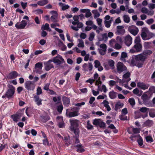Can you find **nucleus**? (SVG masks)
<instances>
[{"mask_svg": "<svg viewBox=\"0 0 155 155\" xmlns=\"http://www.w3.org/2000/svg\"><path fill=\"white\" fill-rule=\"evenodd\" d=\"M143 104L147 107H152V104L151 102L148 101L147 99L143 100Z\"/></svg>", "mask_w": 155, "mask_h": 155, "instance_id": "32", "label": "nucleus"}, {"mask_svg": "<svg viewBox=\"0 0 155 155\" xmlns=\"http://www.w3.org/2000/svg\"><path fill=\"white\" fill-rule=\"evenodd\" d=\"M149 116L152 117H155V112L153 110H151L149 113Z\"/></svg>", "mask_w": 155, "mask_h": 155, "instance_id": "64", "label": "nucleus"}, {"mask_svg": "<svg viewBox=\"0 0 155 155\" xmlns=\"http://www.w3.org/2000/svg\"><path fill=\"white\" fill-rule=\"evenodd\" d=\"M8 89L5 95L2 97L3 98L7 97L8 99L13 98L15 93V87L13 85L8 84Z\"/></svg>", "mask_w": 155, "mask_h": 155, "instance_id": "2", "label": "nucleus"}, {"mask_svg": "<svg viewBox=\"0 0 155 155\" xmlns=\"http://www.w3.org/2000/svg\"><path fill=\"white\" fill-rule=\"evenodd\" d=\"M59 5L61 7L62 10L64 11L68 9L69 8V6L68 5H64V4L62 2H60Z\"/></svg>", "mask_w": 155, "mask_h": 155, "instance_id": "33", "label": "nucleus"}, {"mask_svg": "<svg viewBox=\"0 0 155 155\" xmlns=\"http://www.w3.org/2000/svg\"><path fill=\"white\" fill-rule=\"evenodd\" d=\"M70 122L71 123V129H76L78 126L79 121L78 120H70Z\"/></svg>", "mask_w": 155, "mask_h": 155, "instance_id": "12", "label": "nucleus"}, {"mask_svg": "<svg viewBox=\"0 0 155 155\" xmlns=\"http://www.w3.org/2000/svg\"><path fill=\"white\" fill-rule=\"evenodd\" d=\"M94 67L95 68H98V70L99 71H101L103 69V67L101 65L100 62L96 60L94 61Z\"/></svg>", "mask_w": 155, "mask_h": 155, "instance_id": "21", "label": "nucleus"}, {"mask_svg": "<svg viewBox=\"0 0 155 155\" xmlns=\"http://www.w3.org/2000/svg\"><path fill=\"white\" fill-rule=\"evenodd\" d=\"M20 75L15 71H13L11 72L7 76L8 79H13L16 78Z\"/></svg>", "mask_w": 155, "mask_h": 155, "instance_id": "15", "label": "nucleus"}, {"mask_svg": "<svg viewBox=\"0 0 155 155\" xmlns=\"http://www.w3.org/2000/svg\"><path fill=\"white\" fill-rule=\"evenodd\" d=\"M57 119L58 120H60L62 121L58 123V126L60 128H63L64 126V123L63 121V118L61 117H58Z\"/></svg>", "mask_w": 155, "mask_h": 155, "instance_id": "35", "label": "nucleus"}, {"mask_svg": "<svg viewBox=\"0 0 155 155\" xmlns=\"http://www.w3.org/2000/svg\"><path fill=\"white\" fill-rule=\"evenodd\" d=\"M41 30H46L50 31L51 29L49 28V25L48 23H46L45 25H43L41 27Z\"/></svg>", "mask_w": 155, "mask_h": 155, "instance_id": "31", "label": "nucleus"}, {"mask_svg": "<svg viewBox=\"0 0 155 155\" xmlns=\"http://www.w3.org/2000/svg\"><path fill=\"white\" fill-rule=\"evenodd\" d=\"M147 58V57L144 55L143 54L137 55L135 57V60L140 61L143 62Z\"/></svg>", "mask_w": 155, "mask_h": 155, "instance_id": "18", "label": "nucleus"}, {"mask_svg": "<svg viewBox=\"0 0 155 155\" xmlns=\"http://www.w3.org/2000/svg\"><path fill=\"white\" fill-rule=\"evenodd\" d=\"M75 147H77V151L79 153H82L85 151V150L81 144H78Z\"/></svg>", "mask_w": 155, "mask_h": 155, "instance_id": "26", "label": "nucleus"}, {"mask_svg": "<svg viewBox=\"0 0 155 155\" xmlns=\"http://www.w3.org/2000/svg\"><path fill=\"white\" fill-rule=\"evenodd\" d=\"M98 89H97V91H96L94 90H92V92L94 96H96L99 93V91L100 90L99 88H100V86L99 84L98 85Z\"/></svg>", "mask_w": 155, "mask_h": 155, "instance_id": "49", "label": "nucleus"}, {"mask_svg": "<svg viewBox=\"0 0 155 155\" xmlns=\"http://www.w3.org/2000/svg\"><path fill=\"white\" fill-rule=\"evenodd\" d=\"M83 70L84 71H91L93 68V65L91 63H84L82 65Z\"/></svg>", "mask_w": 155, "mask_h": 155, "instance_id": "8", "label": "nucleus"}, {"mask_svg": "<svg viewBox=\"0 0 155 155\" xmlns=\"http://www.w3.org/2000/svg\"><path fill=\"white\" fill-rule=\"evenodd\" d=\"M52 62V60H50L44 63L45 68L47 71H49L51 69L54 68V66L53 64H51Z\"/></svg>", "mask_w": 155, "mask_h": 155, "instance_id": "14", "label": "nucleus"}, {"mask_svg": "<svg viewBox=\"0 0 155 155\" xmlns=\"http://www.w3.org/2000/svg\"><path fill=\"white\" fill-rule=\"evenodd\" d=\"M151 43L149 42H145L144 44V47L146 48H148L150 47Z\"/></svg>", "mask_w": 155, "mask_h": 155, "instance_id": "61", "label": "nucleus"}, {"mask_svg": "<svg viewBox=\"0 0 155 155\" xmlns=\"http://www.w3.org/2000/svg\"><path fill=\"white\" fill-rule=\"evenodd\" d=\"M152 53V51L149 50H144L143 52V54L145 56L150 55Z\"/></svg>", "mask_w": 155, "mask_h": 155, "instance_id": "41", "label": "nucleus"}, {"mask_svg": "<svg viewBox=\"0 0 155 155\" xmlns=\"http://www.w3.org/2000/svg\"><path fill=\"white\" fill-rule=\"evenodd\" d=\"M115 39H112L109 41V45L116 50H119L122 48V44L116 42Z\"/></svg>", "mask_w": 155, "mask_h": 155, "instance_id": "5", "label": "nucleus"}, {"mask_svg": "<svg viewBox=\"0 0 155 155\" xmlns=\"http://www.w3.org/2000/svg\"><path fill=\"white\" fill-rule=\"evenodd\" d=\"M146 139L147 142L151 143L153 141V140L152 137L150 136L146 137Z\"/></svg>", "mask_w": 155, "mask_h": 155, "instance_id": "60", "label": "nucleus"}, {"mask_svg": "<svg viewBox=\"0 0 155 155\" xmlns=\"http://www.w3.org/2000/svg\"><path fill=\"white\" fill-rule=\"evenodd\" d=\"M79 108L77 107H74L71 109V111L68 112V110L70 109H67L66 110V115L69 117H72L78 116L79 114Z\"/></svg>", "mask_w": 155, "mask_h": 155, "instance_id": "4", "label": "nucleus"}, {"mask_svg": "<svg viewBox=\"0 0 155 155\" xmlns=\"http://www.w3.org/2000/svg\"><path fill=\"white\" fill-rule=\"evenodd\" d=\"M140 39L139 36L136 37L134 40L135 45L130 50L129 52L131 53L141 52L142 50V46L140 43Z\"/></svg>", "mask_w": 155, "mask_h": 155, "instance_id": "1", "label": "nucleus"}, {"mask_svg": "<svg viewBox=\"0 0 155 155\" xmlns=\"http://www.w3.org/2000/svg\"><path fill=\"white\" fill-rule=\"evenodd\" d=\"M124 43L127 46L129 47L132 44V38L129 35H126L124 38Z\"/></svg>", "mask_w": 155, "mask_h": 155, "instance_id": "11", "label": "nucleus"}, {"mask_svg": "<svg viewBox=\"0 0 155 155\" xmlns=\"http://www.w3.org/2000/svg\"><path fill=\"white\" fill-rule=\"evenodd\" d=\"M73 19L74 20V21H73L72 22V24L74 25H76V24L77 23L79 22V16L77 15H75L73 17Z\"/></svg>", "mask_w": 155, "mask_h": 155, "instance_id": "36", "label": "nucleus"}, {"mask_svg": "<svg viewBox=\"0 0 155 155\" xmlns=\"http://www.w3.org/2000/svg\"><path fill=\"white\" fill-rule=\"evenodd\" d=\"M116 42L122 44L123 42V40L122 38L120 36H118L116 37Z\"/></svg>", "mask_w": 155, "mask_h": 155, "instance_id": "47", "label": "nucleus"}, {"mask_svg": "<svg viewBox=\"0 0 155 155\" xmlns=\"http://www.w3.org/2000/svg\"><path fill=\"white\" fill-rule=\"evenodd\" d=\"M119 118L121 120H127V117L125 116V115L121 114L119 116Z\"/></svg>", "mask_w": 155, "mask_h": 155, "instance_id": "56", "label": "nucleus"}, {"mask_svg": "<svg viewBox=\"0 0 155 155\" xmlns=\"http://www.w3.org/2000/svg\"><path fill=\"white\" fill-rule=\"evenodd\" d=\"M48 2L47 0H42L38 2V4L40 6H43L48 3Z\"/></svg>", "mask_w": 155, "mask_h": 155, "instance_id": "39", "label": "nucleus"}, {"mask_svg": "<svg viewBox=\"0 0 155 155\" xmlns=\"http://www.w3.org/2000/svg\"><path fill=\"white\" fill-rule=\"evenodd\" d=\"M133 92L134 94L139 96H141L142 94L140 92V91L137 88H136L133 90Z\"/></svg>", "mask_w": 155, "mask_h": 155, "instance_id": "38", "label": "nucleus"}, {"mask_svg": "<svg viewBox=\"0 0 155 155\" xmlns=\"http://www.w3.org/2000/svg\"><path fill=\"white\" fill-rule=\"evenodd\" d=\"M149 110V108L145 107H142L139 109L140 112L143 113H146Z\"/></svg>", "mask_w": 155, "mask_h": 155, "instance_id": "46", "label": "nucleus"}, {"mask_svg": "<svg viewBox=\"0 0 155 155\" xmlns=\"http://www.w3.org/2000/svg\"><path fill=\"white\" fill-rule=\"evenodd\" d=\"M98 50L100 54L102 55H104L106 54L107 51V50L102 49L101 48H98Z\"/></svg>", "mask_w": 155, "mask_h": 155, "instance_id": "51", "label": "nucleus"}, {"mask_svg": "<svg viewBox=\"0 0 155 155\" xmlns=\"http://www.w3.org/2000/svg\"><path fill=\"white\" fill-rule=\"evenodd\" d=\"M135 119H137L141 117L142 114L140 112V111H135Z\"/></svg>", "mask_w": 155, "mask_h": 155, "instance_id": "40", "label": "nucleus"}, {"mask_svg": "<svg viewBox=\"0 0 155 155\" xmlns=\"http://www.w3.org/2000/svg\"><path fill=\"white\" fill-rule=\"evenodd\" d=\"M128 31L132 34L135 36L137 34L139 30L135 26L132 25L129 27Z\"/></svg>", "mask_w": 155, "mask_h": 155, "instance_id": "9", "label": "nucleus"}, {"mask_svg": "<svg viewBox=\"0 0 155 155\" xmlns=\"http://www.w3.org/2000/svg\"><path fill=\"white\" fill-rule=\"evenodd\" d=\"M153 120H148L144 123V125L145 126L150 127L153 126Z\"/></svg>", "mask_w": 155, "mask_h": 155, "instance_id": "29", "label": "nucleus"}, {"mask_svg": "<svg viewBox=\"0 0 155 155\" xmlns=\"http://www.w3.org/2000/svg\"><path fill=\"white\" fill-rule=\"evenodd\" d=\"M137 87L143 90L147 89L150 87L149 84L142 82H139L137 83Z\"/></svg>", "mask_w": 155, "mask_h": 155, "instance_id": "10", "label": "nucleus"}, {"mask_svg": "<svg viewBox=\"0 0 155 155\" xmlns=\"http://www.w3.org/2000/svg\"><path fill=\"white\" fill-rule=\"evenodd\" d=\"M108 64L109 66L112 68L114 69V62L112 60H110L108 61Z\"/></svg>", "mask_w": 155, "mask_h": 155, "instance_id": "44", "label": "nucleus"}, {"mask_svg": "<svg viewBox=\"0 0 155 155\" xmlns=\"http://www.w3.org/2000/svg\"><path fill=\"white\" fill-rule=\"evenodd\" d=\"M124 27L121 26H117V31L119 35H123L125 32V30L123 28Z\"/></svg>", "mask_w": 155, "mask_h": 155, "instance_id": "24", "label": "nucleus"}, {"mask_svg": "<svg viewBox=\"0 0 155 155\" xmlns=\"http://www.w3.org/2000/svg\"><path fill=\"white\" fill-rule=\"evenodd\" d=\"M117 72L120 74L124 71L127 69L126 67L124 65V64L120 62H118L117 66Z\"/></svg>", "mask_w": 155, "mask_h": 155, "instance_id": "7", "label": "nucleus"}, {"mask_svg": "<svg viewBox=\"0 0 155 155\" xmlns=\"http://www.w3.org/2000/svg\"><path fill=\"white\" fill-rule=\"evenodd\" d=\"M100 120L98 119H95L93 121V124L95 125H98Z\"/></svg>", "mask_w": 155, "mask_h": 155, "instance_id": "63", "label": "nucleus"}, {"mask_svg": "<svg viewBox=\"0 0 155 155\" xmlns=\"http://www.w3.org/2000/svg\"><path fill=\"white\" fill-rule=\"evenodd\" d=\"M132 63L133 64V66H135L138 68H141L143 67L144 62L139 61L136 60L134 61L133 60H132Z\"/></svg>", "mask_w": 155, "mask_h": 155, "instance_id": "20", "label": "nucleus"}, {"mask_svg": "<svg viewBox=\"0 0 155 155\" xmlns=\"http://www.w3.org/2000/svg\"><path fill=\"white\" fill-rule=\"evenodd\" d=\"M97 23L98 25L99 26V29L101 31H103V28L102 27L101 23L102 22V20L100 18H97Z\"/></svg>", "mask_w": 155, "mask_h": 155, "instance_id": "34", "label": "nucleus"}, {"mask_svg": "<svg viewBox=\"0 0 155 155\" xmlns=\"http://www.w3.org/2000/svg\"><path fill=\"white\" fill-rule=\"evenodd\" d=\"M131 73L130 72H127L123 76V80H124L126 83H128V82L131 80L130 78Z\"/></svg>", "mask_w": 155, "mask_h": 155, "instance_id": "19", "label": "nucleus"}, {"mask_svg": "<svg viewBox=\"0 0 155 155\" xmlns=\"http://www.w3.org/2000/svg\"><path fill=\"white\" fill-rule=\"evenodd\" d=\"M138 136H140V137L137 140V142L139 146H142L143 145V140L141 137L140 136V135H138Z\"/></svg>", "mask_w": 155, "mask_h": 155, "instance_id": "57", "label": "nucleus"}, {"mask_svg": "<svg viewBox=\"0 0 155 155\" xmlns=\"http://www.w3.org/2000/svg\"><path fill=\"white\" fill-rule=\"evenodd\" d=\"M123 20L125 23H129L130 21V18L128 15H125L123 16Z\"/></svg>", "mask_w": 155, "mask_h": 155, "instance_id": "42", "label": "nucleus"}, {"mask_svg": "<svg viewBox=\"0 0 155 155\" xmlns=\"http://www.w3.org/2000/svg\"><path fill=\"white\" fill-rule=\"evenodd\" d=\"M63 109V107L62 104L57 107V110L58 112L61 113Z\"/></svg>", "mask_w": 155, "mask_h": 155, "instance_id": "59", "label": "nucleus"}, {"mask_svg": "<svg viewBox=\"0 0 155 155\" xmlns=\"http://www.w3.org/2000/svg\"><path fill=\"white\" fill-rule=\"evenodd\" d=\"M35 84L34 82L30 81H26L25 83V88L28 90H33L34 89Z\"/></svg>", "mask_w": 155, "mask_h": 155, "instance_id": "6", "label": "nucleus"}, {"mask_svg": "<svg viewBox=\"0 0 155 155\" xmlns=\"http://www.w3.org/2000/svg\"><path fill=\"white\" fill-rule=\"evenodd\" d=\"M93 126L91 124L89 120H88L87 122V128L88 130H91L93 129Z\"/></svg>", "mask_w": 155, "mask_h": 155, "instance_id": "53", "label": "nucleus"}, {"mask_svg": "<svg viewBox=\"0 0 155 155\" xmlns=\"http://www.w3.org/2000/svg\"><path fill=\"white\" fill-rule=\"evenodd\" d=\"M72 131H73L75 136V137H79V131L78 129H71Z\"/></svg>", "mask_w": 155, "mask_h": 155, "instance_id": "58", "label": "nucleus"}, {"mask_svg": "<svg viewBox=\"0 0 155 155\" xmlns=\"http://www.w3.org/2000/svg\"><path fill=\"white\" fill-rule=\"evenodd\" d=\"M94 36L95 34L94 32H92L90 34L89 37V40L90 41H92L94 38Z\"/></svg>", "mask_w": 155, "mask_h": 155, "instance_id": "54", "label": "nucleus"}, {"mask_svg": "<svg viewBox=\"0 0 155 155\" xmlns=\"http://www.w3.org/2000/svg\"><path fill=\"white\" fill-rule=\"evenodd\" d=\"M27 24V22L25 20H22L21 22H17L15 25V27L18 29L24 28Z\"/></svg>", "mask_w": 155, "mask_h": 155, "instance_id": "13", "label": "nucleus"}, {"mask_svg": "<svg viewBox=\"0 0 155 155\" xmlns=\"http://www.w3.org/2000/svg\"><path fill=\"white\" fill-rule=\"evenodd\" d=\"M34 99L38 105L39 106L42 104L41 102L42 100L40 99L38 96H35L34 97Z\"/></svg>", "mask_w": 155, "mask_h": 155, "instance_id": "23", "label": "nucleus"}, {"mask_svg": "<svg viewBox=\"0 0 155 155\" xmlns=\"http://www.w3.org/2000/svg\"><path fill=\"white\" fill-rule=\"evenodd\" d=\"M42 68V64L40 62H38L37 63L35 64V71L37 73H39V71H38L37 68H38L39 69L41 70Z\"/></svg>", "mask_w": 155, "mask_h": 155, "instance_id": "27", "label": "nucleus"}, {"mask_svg": "<svg viewBox=\"0 0 155 155\" xmlns=\"http://www.w3.org/2000/svg\"><path fill=\"white\" fill-rule=\"evenodd\" d=\"M113 21V19L112 18H111L110 20L109 21L105 20L104 23L105 27L107 28H110Z\"/></svg>", "mask_w": 155, "mask_h": 155, "instance_id": "28", "label": "nucleus"}, {"mask_svg": "<svg viewBox=\"0 0 155 155\" xmlns=\"http://www.w3.org/2000/svg\"><path fill=\"white\" fill-rule=\"evenodd\" d=\"M128 101L130 104L132 106H134L135 105V101L133 98H130L129 99Z\"/></svg>", "mask_w": 155, "mask_h": 155, "instance_id": "50", "label": "nucleus"}, {"mask_svg": "<svg viewBox=\"0 0 155 155\" xmlns=\"http://www.w3.org/2000/svg\"><path fill=\"white\" fill-rule=\"evenodd\" d=\"M42 93V90L40 87H38L37 89L36 94L37 96L41 94Z\"/></svg>", "mask_w": 155, "mask_h": 155, "instance_id": "62", "label": "nucleus"}, {"mask_svg": "<svg viewBox=\"0 0 155 155\" xmlns=\"http://www.w3.org/2000/svg\"><path fill=\"white\" fill-rule=\"evenodd\" d=\"M142 32L141 34V37L143 40H148L147 38L148 30L146 28H143L142 29Z\"/></svg>", "mask_w": 155, "mask_h": 155, "instance_id": "17", "label": "nucleus"}, {"mask_svg": "<svg viewBox=\"0 0 155 155\" xmlns=\"http://www.w3.org/2000/svg\"><path fill=\"white\" fill-rule=\"evenodd\" d=\"M92 12L94 15V17L95 18H96L99 17L100 15V13L97 10H93L92 11Z\"/></svg>", "mask_w": 155, "mask_h": 155, "instance_id": "37", "label": "nucleus"}, {"mask_svg": "<svg viewBox=\"0 0 155 155\" xmlns=\"http://www.w3.org/2000/svg\"><path fill=\"white\" fill-rule=\"evenodd\" d=\"M107 35V33H104L102 35V40L106 42L108 39Z\"/></svg>", "mask_w": 155, "mask_h": 155, "instance_id": "52", "label": "nucleus"}, {"mask_svg": "<svg viewBox=\"0 0 155 155\" xmlns=\"http://www.w3.org/2000/svg\"><path fill=\"white\" fill-rule=\"evenodd\" d=\"M79 43L78 45V46L79 48H83L84 47V41L81 39H78Z\"/></svg>", "mask_w": 155, "mask_h": 155, "instance_id": "43", "label": "nucleus"}, {"mask_svg": "<svg viewBox=\"0 0 155 155\" xmlns=\"http://www.w3.org/2000/svg\"><path fill=\"white\" fill-rule=\"evenodd\" d=\"M42 121L44 123L49 120L50 117L48 116H41Z\"/></svg>", "mask_w": 155, "mask_h": 155, "instance_id": "45", "label": "nucleus"}, {"mask_svg": "<svg viewBox=\"0 0 155 155\" xmlns=\"http://www.w3.org/2000/svg\"><path fill=\"white\" fill-rule=\"evenodd\" d=\"M102 104L104 107L106 108L108 111H109L111 110V108L109 105V102L108 101L104 100L102 102Z\"/></svg>", "mask_w": 155, "mask_h": 155, "instance_id": "25", "label": "nucleus"}, {"mask_svg": "<svg viewBox=\"0 0 155 155\" xmlns=\"http://www.w3.org/2000/svg\"><path fill=\"white\" fill-rule=\"evenodd\" d=\"M58 15L56 14L52 16L51 17V19L52 21L55 22L57 21Z\"/></svg>", "mask_w": 155, "mask_h": 155, "instance_id": "48", "label": "nucleus"}, {"mask_svg": "<svg viewBox=\"0 0 155 155\" xmlns=\"http://www.w3.org/2000/svg\"><path fill=\"white\" fill-rule=\"evenodd\" d=\"M64 105L67 107L69 106L70 103L69 98L67 97L63 96L62 98Z\"/></svg>", "mask_w": 155, "mask_h": 155, "instance_id": "22", "label": "nucleus"}, {"mask_svg": "<svg viewBox=\"0 0 155 155\" xmlns=\"http://www.w3.org/2000/svg\"><path fill=\"white\" fill-rule=\"evenodd\" d=\"M124 105V104L123 103H121L120 102H118L115 104V107L116 108H118L122 107Z\"/></svg>", "mask_w": 155, "mask_h": 155, "instance_id": "55", "label": "nucleus"}, {"mask_svg": "<svg viewBox=\"0 0 155 155\" xmlns=\"http://www.w3.org/2000/svg\"><path fill=\"white\" fill-rule=\"evenodd\" d=\"M52 62L57 65H60L62 64H64V65L60 66V67L62 68H63L64 67L67 65L65 64L64 60L62 57L59 54H58L56 56L54 57L52 60Z\"/></svg>", "mask_w": 155, "mask_h": 155, "instance_id": "3", "label": "nucleus"}, {"mask_svg": "<svg viewBox=\"0 0 155 155\" xmlns=\"http://www.w3.org/2000/svg\"><path fill=\"white\" fill-rule=\"evenodd\" d=\"M22 115V113H18L16 114L11 115V117L14 122H17L19 120Z\"/></svg>", "mask_w": 155, "mask_h": 155, "instance_id": "16", "label": "nucleus"}, {"mask_svg": "<svg viewBox=\"0 0 155 155\" xmlns=\"http://www.w3.org/2000/svg\"><path fill=\"white\" fill-rule=\"evenodd\" d=\"M117 93L114 91H110L109 94V97L111 99H114L117 97Z\"/></svg>", "mask_w": 155, "mask_h": 155, "instance_id": "30", "label": "nucleus"}]
</instances>
